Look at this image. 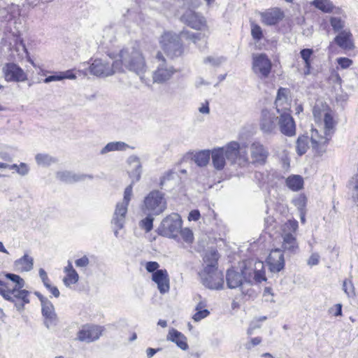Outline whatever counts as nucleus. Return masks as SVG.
Here are the masks:
<instances>
[{"instance_id":"f257e3e1","label":"nucleus","mask_w":358,"mask_h":358,"mask_svg":"<svg viewBox=\"0 0 358 358\" xmlns=\"http://www.w3.org/2000/svg\"><path fill=\"white\" fill-rule=\"evenodd\" d=\"M127 162L133 166V170L129 173L131 182L125 188L122 201L116 204L111 220L115 237H118L119 230L124 226L128 206L132 196L133 185L141 179L142 173V166L138 157L131 155L128 158Z\"/></svg>"},{"instance_id":"f03ea898","label":"nucleus","mask_w":358,"mask_h":358,"mask_svg":"<svg viewBox=\"0 0 358 358\" xmlns=\"http://www.w3.org/2000/svg\"><path fill=\"white\" fill-rule=\"evenodd\" d=\"M182 36L192 41L201 50H203L207 47L206 37L203 34L193 33L187 30L181 31L179 34L173 31H164L159 38V44L167 56L176 58L182 55L184 52L181 41Z\"/></svg>"},{"instance_id":"7ed1b4c3","label":"nucleus","mask_w":358,"mask_h":358,"mask_svg":"<svg viewBox=\"0 0 358 358\" xmlns=\"http://www.w3.org/2000/svg\"><path fill=\"white\" fill-rule=\"evenodd\" d=\"M108 56L115 59V66L119 72L124 69L141 77L147 69L145 58L138 45H131L122 48L118 54L108 52Z\"/></svg>"},{"instance_id":"20e7f679","label":"nucleus","mask_w":358,"mask_h":358,"mask_svg":"<svg viewBox=\"0 0 358 358\" xmlns=\"http://www.w3.org/2000/svg\"><path fill=\"white\" fill-rule=\"evenodd\" d=\"M212 164L215 170L222 171L226 166L227 161L230 164L245 166L248 161L245 151L242 152L240 143L237 141H231L224 146L213 148L210 150Z\"/></svg>"},{"instance_id":"39448f33","label":"nucleus","mask_w":358,"mask_h":358,"mask_svg":"<svg viewBox=\"0 0 358 358\" xmlns=\"http://www.w3.org/2000/svg\"><path fill=\"white\" fill-rule=\"evenodd\" d=\"M5 276L15 285L10 287L8 283L2 281L3 285H0V294L4 299L13 303L17 310L20 312L24 310V305L30 302V292L23 289L25 282L19 275L7 273Z\"/></svg>"},{"instance_id":"423d86ee","label":"nucleus","mask_w":358,"mask_h":358,"mask_svg":"<svg viewBox=\"0 0 358 358\" xmlns=\"http://www.w3.org/2000/svg\"><path fill=\"white\" fill-rule=\"evenodd\" d=\"M226 282L229 289H239L243 295L252 296L254 293L252 285V269L242 266L231 268L226 273Z\"/></svg>"},{"instance_id":"0eeeda50","label":"nucleus","mask_w":358,"mask_h":358,"mask_svg":"<svg viewBox=\"0 0 358 358\" xmlns=\"http://www.w3.org/2000/svg\"><path fill=\"white\" fill-rule=\"evenodd\" d=\"M166 207L164 194L159 190H152L144 198L142 210L144 213L159 215L164 212Z\"/></svg>"},{"instance_id":"6e6552de","label":"nucleus","mask_w":358,"mask_h":358,"mask_svg":"<svg viewBox=\"0 0 358 358\" xmlns=\"http://www.w3.org/2000/svg\"><path fill=\"white\" fill-rule=\"evenodd\" d=\"M182 223L179 214L171 213L162 220L158 229V234L170 238H176L182 227Z\"/></svg>"},{"instance_id":"1a4fd4ad","label":"nucleus","mask_w":358,"mask_h":358,"mask_svg":"<svg viewBox=\"0 0 358 358\" xmlns=\"http://www.w3.org/2000/svg\"><path fill=\"white\" fill-rule=\"evenodd\" d=\"M324 134L325 137L319 136L318 131L316 129L312 130L310 141L313 149L316 150L318 152H323L324 147L328 143L329 138L327 136L331 134V131L334 127V120L332 116L329 113H325L324 117Z\"/></svg>"},{"instance_id":"9d476101","label":"nucleus","mask_w":358,"mask_h":358,"mask_svg":"<svg viewBox=\"0 0 358 358\" xmlns=\"http://www.w3.org/2000/svg\"><path fill=\"white\" fill-rule=\"evenodd\" d=\"M155 59L157 68L153 72V81L157 83H163L172 77L176 72V69L167 62L162 52H157Z\"/></svg>"},{"instance_id":"9b49d317","label":"nucleus","mask_w":358,"mask_h":358,"mask_svg":"<svg viewBox=\"0 0 358 358\" xmlns=\"http://www.w3.org/2000/svg\"><path fill=\"white\" fill-rule=\"evenodd\" d=\"M202 284L210 289H221L224 285L223 274L217 267L205 266L199 273Z\"/></svg>"},{"instance_id":"f8f14e48","label":"nucleus","mask_w":358,"mask_h":358,"mask_svg":"<svg viewBox=\"0 0 358 358\" xmlns=\"http://www.w3.org/2000/svg\"><path fill=\"white\" fill-rule=\"evenodd\" d=\"M113 62L103 59H95L89 66L90 74L99 78H106L119 72L115 66V59Z\"/></svg>"},{"instance_id":"ddd939ff","label":"nucleus","mask_w":358,"mask_h":358,"mask_svg":"<svg viewBox=\"0 0 358 358\" xmlns=\"http://www.w3.org/2000/svg\"><path fill=\"white\" fill-rule=\"evenodd\" d=\"M277 113L280 114L278 117V125L280 132L286 136H294L296 134V124L291 114L279 108H277Z\"/></svg>"},{"instance_id":"4468645a","label":"nucleus","mask_w":358,"mask_h":358,"mask_svg":"<svg viewBox=\"0 0 358 358\" xmlns=\"http://www.w3.org/2000/svg\"><path fill=\"white\" fill-rule=\"evenodd\" d=\"M250 153L252 163L264 165L269 156L268 149L259 141H254L250 145Z\"/></svg>"},{"instance_id":"2eb2a0df","label":"nucleus","mask_w":358,"mask_h":358,"mask_svg":"<svg viewBox=\"0 0 358 358\" xmlns=\"http://www.w3.org/2000/svg\"><path fill=\"white\" fill-rule=\"evenodd\" d=\"M101 327L94 324L83 325L77 333L76 339L87 343L95 341L101 335Z\"/></svg>"},{"instance_id":"dca6fc26","label":"nucleus","mask_w":358,"mask_h":358,"mask_svg":"<svg viewBox=\"0 0 358 358\" xmlns=\"http://www.w3.org/2000/svg\"><path fill=\"white\" fill-rule=\"evenodd\" d=\"M180 21L189 27L201 30L206 27V21L203 16L192 9H187L180 17Z\"/></svg>"},{"instance_id":"f3484780","label":"nucleus","mask_w":358,"mask_h":358,"mask_svg":"<svg viewBox=\"0 0 358 358\" xmlns=\"http://www.w3.org/2000/svg\"><path fill=\"white\" fill-rule=\"evenodd\" d=\"M2 70L8 82H23L27 79L24 70L15 63H6Z\"/></svg>"},{"instance_id":"a211bd4d","label":"nucleus","mask_w":358,"mask_h":358,"mask_svg":"<svg viewBox=\"0 0 358 358\" xmlns=\"http://www.w3.org/2000/svg\"><path fill=\"white\" fill-rule=\"evenodd\" d=\"M278 117L268 110L262 111L260 120V129L267 135L274 134L277 131Z\"/></svg>"},{"instance_id":"6ab92c4d","label":"nucleus","mask_w":358,"mask_h":358,"mask_svg":"<svg viewBox=\"0 0 358 358\" xmlns=\"http://www.w3.org/2000/svg\"><path fill=\"white\" fill-rule=\"evenodd\" d=\"M252 69L255 73L262 77H267L271 69V63L265 54H259L253 57Z\"/></svg>"},{"instance_id":"aec40b11","label":"nucleus","mask_w":358,"mask_h":358,"mask_svg":"<svg viewBox=\"0 0 358 358\" xmlns=\"http://www.w3.org/2000/svg\"><path fill=\"white\" fill-rule=\"evenodd\" d=\"M41 313L44 318V325L48 329H53L57 325L58 318L50 301L41 306Z\"/></svg>"},{"instance_id":"412c9836","label":"nucleus","mask_w":358,"mask_h":358,"mask_svg":"<svg viewBox=\"0 0 358 358\" xmlns=\"http://www.w3.org/2000/svg\"><path fill=\"white\" fill-rule=\"evenodd\" d=\"M152 280L157 285V288L161 294H165L169 291V277L166 269H160L152 275Z\"/></svg>"},{"instance_id":"4be33fe9","label":"nucleus","mask_w":358,"mask_h":358,"mask_svg":"<svg viewBox=\"0 0 358 358\" xmlns=\"http://www.w3.org/2000/svg\"><path fill=\"white\" fill-rule=\"evenodd\" d=\"M271 272L278 273L285 266L284 255L280 249L273 250L267 259Z\"/></svg>"},{"instance_id":"5701e85b","label":"nucleus","mask_w":358,"mask_h":358,"mask_svg":"<svg viewBox=\"0 0 358 358\" xmlns=\"http://www.w3.org/2000/svg\"><path fill=\"white\" fill-rule=\"evenodd\" d=\"M334 42L341 48L352 50L355 48L353 37L350 30L344 29L334 38Z\"/></svg>"},{"instance_id":"b1692460","label":"nucleus","mask_w":358,"mask_h":358,"mask_svg":"<svg viewBox=\"0 0 358 358\" xmlns=\"http://www.w3.org/2000/svg\"><path fill=\"white\" fill-rule=\"evenodd\" d=\"M57 178L62 182L73 183L85 180L87 178L93 179L92 175L77 174L71 171H59L57 173Z\"/></svg>"},{"instance_id":"393cba45","label":"nucleus","mask_w":358,"mask_h":358,"mask_svg":"<svg viewBox=\"0 0 358 358\" xmlns=\"http://www.w3.org/2000/svg\"><path fill=\"white\" fill-rule=\"evenodd\" d=\"M311 4L325 13H334L336 14H342L343 13L340 8L334 6L331 0H313Z\"/></svg>"},{"instance_id":"a878e982","label":"nucleus","mask_w":358,"mask_h":358,"mask_svg":"<svg viewBox=\"0 0 358 358\" xmlns=\"http://www.w3.org/2000/svg\"><path fill=\"white\" fill-rule=\"evenodd\" d=\"M34 266V259L25 254L21 258L14 262V267L17 271L28 272L32 270Z\"/></svg>"},{"instance_id":"bb28decb","label":"nucleus","mask_w":358,"mask_h":358,"mask_svg":"<svg viewBox=\"0 0 358 358\" xmlns=\"http://www.w3.org/2000/svg\"><path fill=\"white\" fill-rule=\"evenodd\" d=\"M167 339L175 343L177 346L182 350L188 349L186 337L181 332L175 329H171L169 331Z\"/></svg>"},{"instance_id":"cd10ccee","label":"nucleus","mask_w":358,"mask_h":358,"mask_svg":"<svg viewBox=\"0 0 358 358\" xmlns=\"http://www.w3.org/2000/svg\"><path fill=\"white\" fill-rule=\"evenodd\" d=\"M282 12L278 8L262 13V22L266 25H275L282 20Z\"/></svg>"},{"instance_id":"c85d7f7f","label":"nucleus","mask_w":358,"mask_h":358,"mask_svg":"<svg viewBox=\"0 0 358 358\" xmlns=\"http://www.w3.org/2000/svg\"><path fill=\"white\" fill-rule=\"evenodd\" d=\"M283 242L282 248L285 253L292 254L298 248V244L294 236L291 233H285L282 236Z\"/></svg>"},{"instance_id":"c756f323","label":"nucleus","mask_w":358,"mask_h":358,"mask_svg":"<svg viewBox=\"0 0 358 358\" xmlns=\"http://www.w3.org/2000/svg\"><path fill=\"white\" fill-rule=\"evenodd\" d=\"M130 146L122 141H114L107 143L100 151L101 155H105L110 152L113 151H124Z\"/></svg>"},{"instance_id":"7c9ffc66","label":"nucleus","mask_w":358,"mask_h":358,"mask_svg":"<svg viewBox=\"0 0 358 358\" xmlns=\"http://www.w3.org/2000/svg\"><path fill=\"white\" fill-rule=\"evenodd\" d=\"M286 185L293 191H299L303 188V180L301 176L292 175L286 179Z\"/></svg>"},{"instance_id":"2f4dec72","label":"nucleus","mask_w":358,"mask_h":358,"mask_svg":"<svg viewBox=\"0 0 358 358\" xmlns=\"http://www.w3.org/2000/svg\"><path fill=\"white\" fill-rule=\"evenodd\" d=\"M210 159V150H203L196 152L194 157L193 160L195 164L199 166H206Z\"/></svg>"},{"instance_id":"473e14b6","label":"nucleus","mask_w":358,"mask_h":358,"mask_svg":"<svg viewBox=\"0 0 358 358\" xmlns=\"http://www.w3.org/2000/svg\"><path fill=\"white\" fill-rule=\"evenodd\" d=\"M219 257V253L216 250L207 251L203 257V261L206 264V266L217 267V261Z\"/></svg>"},{"instance_id":"72a5a7b5","label":"nucleus","mask_w":358,"mask_h":358,"mask_svg":"<svg viewBox=\"0 0 358 358\" xmlns=\"http://www.w3.org/2000/svg\"><path fill=\"white\" fill-rule=\"evenodd\" d=\"M309 137L306 135L299 136L296 141V152L299 156L304 155L308 148Z\"/></svg>"},{"instance_id":"f704fd0d","label":"nucleus","mask_w":358,"mask_h":358,"mask_svg":"<svg viewBox=\"0 0 358 358\" xmlns=\"http://www.w3.org/2000/svg\"><path fill=\"white\" fill-rule=\"evenodd\" d=\"M35 159L38 165L48 166L52 164L57 162V159L48 154H37Z\"/></svg>"},{"instance_id":"c9c22d12","label":"nucleus","mask_w":358,"mask_h":358,"mask_svg":"<svg viewBox=\"0 0 358 358\" xmlns=\"http://www.w3.org/2000/svg\"><path fill=\"white\" fill-rule=\"evenodd\" d=\"M146 217L140 221L139 227L144 229L146 232H150L153 228V216H156L155 215H152L151 213H145Z\"/></svg>"},{"instance_id":"e433bc0d","label":"nucleus","mask_w":358,"mask_h":358,"mask_svg":"<svg viewBox=\"0 0 358 358\" xmlns=\"http://www.w3.org/2000/svg\"><path fill=\"white\" fill-rule=\"evenodd\" d=\"M79 280V275L75 269H72L69 271L66 276L64 278L63 282L66 287H70L71 285H74L78 282Z\"/></svg>"},{"instance_id":"4c0bfd02","label":"nucleus","mask_w":358,"mask_h":358,"mask_svg":"<svg viewBox=\"0 0 358 358\" xmlns=\"http://www.w3.org/2000/svg\"><path fill=\"white\" fill-rule=\"evenodd\" d=\"M287 92L288 89L284 87H280L277 92V96L275 101L276 109L278 108L280 105H282L287 100Z\"/></svg>"},{"instance_id":"58836bf2","label":"nucleus","mask_w":358,"mask_h":358,"mask_svg":"<svg viewBox=\"0 0 358 358\" xmlns=\"http://www.w3.org/2000/svg\"><path fill=\"white\" fill-rule=\"evenodd\" d=\"M299 54L304 62V66H309L312 62L314 50L312 48H303L301 50Z\"/></svg>"},{"instance_id":"ea45409f","label":"nucleus","mask_w":358,"mask_h":358,"mask_svg":"<svg viewBox=\"0 0 358 358\" xmlns=\"http://www.w3.org/2000/svg\"><path fill=\"white\" fill-rule=\"evenodd\" d=\"M195 310H196V313L192 317V319L195 322H199L202 319L206 317L210 313V312L207 309L203 308V307L201 306V303H199L196 306Z\"/></svg>"},{"instance_id":"a19ab883","label":"nucleus","mask_w":358,"mask_h":358,"mask_svg":"<svg viewBox=\"0 0 358 358\" xmlns=\"http://www.w3.org/2000/svg\"><path fill=\"white\" fill-rule=\"evenodd\" d=\"M176 173L172 171L166 172L160 179L159 186L162 189H166L169 187L168 183L171 182L176 176Z\"/></svg>"},{"instance_id":"79ce46f5","label":"nucleus","mask_w":358,"mask_h":358,"mask_svg":"<svg viewBox=\"0 0 358 358\" xmlns=\"http://www.w3.org/2000/svg\"><path fill=\"white\" fill-rule=\"evenodd\" d=\"M329 22L335 32H340L343 31V29L345 27V22L338 17H331Z\"/></svg>"},{"instance_id":"37998d69","label":"nucleus","mask_w":358,"mask_h":358,"mask_svg":"<svg viewBox=\"0 0 358 358\" xmlns=\"http://www.w3.org/2000/svg\"><path fill=\"white\" fill-rule=\"evenodd\" d=\"M292 203L299 211L306 210L307 198L304 194H300L293 199Z\"/></svg>"},{"instance_id":"c03bdc74","label":"nucleus","mask_w":358,"mask_h":358,"mask_svg":"<svg viewBox=\"0 0 358 358\" xmlns=\"http://www.w3.org/2000/svg\"><path fill=\"white\" fill-rule=\"evenodd\" d=\"M224 61L222 57L208 56L203 59L205 64H210L213 66H219Z\"/></svg>"},{"instance_id":"a18cd8bd","label":"nucleus","mask_w":358,"mask_h":358,"mask_svg":"<svg viewBox=\"0 0 358 358\" xmlns=\"http://www.w3.org/2000/svg\"><path fill=\"white\" fill-rule=\"evenodd\" d=\"M251 35L252 38L257 41H260L263 37L262 29L259 25L252 23L251 24Z\"/></svg>"},{"instance_id":"49530a36","label":"nucleus","mask_w":358,"mask_h":358,"mask_svg":"<svg viewBox=\"0 0 358 358\" xmlns=\"http://www.w3.org/2000/svg\"><path fill=\"white\" fill-rule=\"evenodd\" d=\"M179 233L186 243H192L194 239L193 233L189 228L180 229Z\"/></svg>"},{"instance_id":"de8ad7c7","label":"nucleus","mask_w":358,"mask_h":358,"mask_svg":"<svg viewBox=\"0 0 358 358\" xmlns=\"http://www.w3.org/2000/svg\"><path fill=\"white\" fill-rule=\"evenodd\" d=\"M343 289L348 296H351L355 294L354 285L351 281H348L347 280H344L343 283Z\"/></svg>"},{"instance_id":"09e8293b","label":"nucleus","mask_w":358,"mask_h":358,"mask_svg":"<svg viewBox=\"0 0 358 358\" xmlns=\"http://www.w3.org/2000/svg\"><path fill=\"white\" fill-rule=\"evenodd\" d=\"M178 1H181L184 6H187L188 9L196 8L200 4V0H178Z\"/></svg>"},{"instance_id":"8fccbe9b","label":"nucleus","mask_w":358,"mask_h":358,"mask_svg":"<svg viewBox=\"0 0 358 358\" xmlns=\"http://www.w3.org/2000/svg\"><path fill=\"white\" fill-rule=\"evenodd\" d=\"M59 80H62V77L61 75V71H57V72H55L53 75L47 76L43 80V82L45 83H49L50 82L59 81Z\"/></svg>"},{"instance_id":"3c124183","label":"nucleus","mask_w":358,"mask_h":358,"mask_svg":"<svg viewBox=\"0 0 358 358\" xmlns=\"http://www.w3.org/2000/svg\"><path fill=\"white\" fill-rule=\"evenodd\" d=\"M159 264L157 262H148L145 264V269L148 272L154 273L159 270Z\"/></svg>"},{"instance_id":"603ef678","label":"nucleus","mask_w":358,"mask_h":358,"mask_svg":"<svg viewBox=\"0 0 358 358\" xmlns=\"http://www.w3.org/2000/svg\"><path fill=\"white\" fill-rule=\"evenodd\" d=\"M90 264L89 258L84 255L80 259H78L75 261V264L77 267L81 268V267H87Z\"/></svg>"},{"instance_id":"864d4df0","label":"nucleus","mask_w":358,"mask_h":358,"mask_svg":"<svg viewBox=\"0 0 358 358\" xmlns=\"http://www.w3.org/2000/svg\"><path fill=\"white\" fill-rule=\"evenodd\" d=\"M337 62L342 69H347L352 64V61L347 57H339Z\"/></svg>"},{"instance_id":"5fc2aeb1","label":"nucleus","mask_w":358,"mask_h":358,"mask_svg":"<svg viewBox=\"0 0 358 358\" xmlns=\"http://www.w3.org/2000/svg\"><path fill=\"white\" fill-rule=\"evenodd\" d=\"M29 172V166L24 162H21L19 164V169L17 170V173L21 176H27Z\"/></svg>"},{"instance_id":"6e6d98bb","label":"nucleus","mask_w":358,"mask_h":358,"mask_svg":"<svg viewBox=\"0 0 358 358\" xmlns=\"http://www.w3.org/2000/svg\"><path fill=\"white\" fill-rule=\"evenodd\" d=\"M255 279L257 282H261L266 280L264 273L261 271H253L252 270V280Z\"/></svg>"},{"instance_id":"4d7b16f0","label":"nucleus","mask_w":358,"mask_h":358,"mask_svg":"<svg viewBox=\"0 0 358 358\" xmlns=\"http://www.w3.org/2000/svg\"><path fill=\"white\" fill-rule=\"evenodd\" d=\"M76 74L77 73H75L73 72V69L67 70L66 71H61L62 80H64V79L74 80L77 77Z\"/></svg>"},{"instance_id":"13d9d810","label":"nucleus","mask_w":358,"mask_h":358,"mask_svg":"<svg viewBox=\"0 0 358 358\" xmlns=\"http://www.w3.org/2000/svg\"><path fill=\"white\" fill-rule=\"evenodd\" d=\"M320 255L317 253L311 255L308 260V264L310 266L317 265L319 264Z\"/></svg>"},{"instance_id":"bf43d9fd","label":"nucleus","mask_w":358,"mask_h":358,"mask_svg":"<svg viewBox=\"0 0 358 358\" xmlns=\"http://www.w3.org/2000/svg\"><path fill=\"white\" fill-rule=\"evenodd\" d=\"M38 274L45 287L46 286V285H48L50 283V280L48 278L47 273L43 268H41L39 269Z\"/></svg>"},{"instance_id":"052dcab7","label":"nucleus","mask_w":358,"mask_h":358,"mask_svg":"<svg viewBox=\"0 0 358 358\" xmlns=\"http://www.w3.org/2000/svg\"><path fill=\"white\" fill-rule=\"evenodd\" d=\"M45 287L55 297L58 298L59 296L60 292L57 287L49 283L48 285H46Z\"/></svg>"},{"instance_id":"680f3d73","label":"nucleus","mask_w":358,"mask_h":358,"mask_svg":"<svg viewBox=\"0 0 358 358\" xmlns=\"http://www.w3.org/2000/svg\"><path fill=\"white\" fill-rule=\"evenodd\" d=\"M200 213L198 210H193L189 213V220L197 221L200 218Z\"/></svg>"},{"instance_id":"e2e57ef3","label":"nucleus","mask_w":358,"mask_h":358,"mask_svg":"<svg viewBox=\"0 0 358 358\" xmlns=\"http://www.w3.org/2000/svg\"><path fill=\"white\" fill-rule=\"evenodd\" d=\"M199 111L203 114H208L210 113L209 103L208 101L202 103L199 108Z\"/></svg>"},{"instance_id":"0e129e2a","label":"nucleus","mask_w":358,"mask_h":358,"mask_svg":"<svg viewBox=\"0 0 358 358\" xmlns=\"http://www.w3.org/2000/svg\"><path fill=\"white\" fill-rule=\"evenodd\" d=\"M162 350V348H148L146 350V355L148 358H152L157 352Z\"/></svg>"},{"instance_id":"69168bd1","label":"nucleus","mask_w":358,"mask_h":358,"mask_svg":"<svg viewBox=\"0 0 358 358\" xmlns=\"http://www.w3.org/2000/svg\"><path fill=\"white\" fill-rule=\"evenodd\" d=\"M287 226L289 230L296 231L298 229V222L296 220H289Z\"/></svg>"},{"instance_id":"338daca9","label":"nucleus","mask_w":358,"mask_h":358,"mask_svg":"<svg viewBox=\"0 0 358 358\" xmlns=\"http://www.w3.org/2000/svg\"><path fill=\"white\" fill-rule=\"evenodd\" d=\"M34 294L39 299L41 306L50 301V300L47 297L43 296L39 292H35Z\"/></svg>"},{"instance_id":"774afa93","label":"nucleus","mask_w":358,"mask_h":358,"mask_svg":"<svg viewBox=\"0 0 358 358\" xmlns=\"http://www.w3.org/2000/svg\"><path fill=\"white\" fill-rule=\"evenodd\" d=\"M89 73H90V69H89V66L83 69H78L77 71V74L79 76H83V77H86L88 76Z\"/></svg>"}]
</instances>
